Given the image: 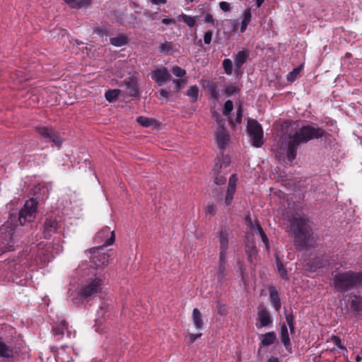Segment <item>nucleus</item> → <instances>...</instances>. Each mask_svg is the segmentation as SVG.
<instances>
[{
    "instance_id": "f257e3e1",
    "label": "nucleus",
    "mask_w": 362,
    "mask_h": 362,
    "mask_svg": "<svg viewBox=\"0 0 362 362\" xmlns=\"http://www.w3.org/2000/svg\"><path fill=\"white\" fill-rule=\"evenodd\" d=\"M325 135V131L320 127H314L309 124L303 126L289 138L285 149L288 160L291 163L295 160L297 155V149L300 144H306L313 139H321Z\"/></svg>"
},
{
    "instance_id": "f03ea898",
    "label": "nucleus",
    "mask_w": 362,
    "mask_h": 362,
    "mask_svg": "<svg viewBox=\"0 0 362 362\" xmlns=\"http://www.w3.org/2000/svg\"><path fill=\"white\" fill-rule=\"evenodd\" d=\"M290 235L293 238V245L298 251H302L311 246L313 230L308 219L293 216L290 221Z\"/></svg>"
},
{
    "instance_id": "7ed1b4c3",
    "label": "nucleus",
    "mask_w": 362,
    "mask_h": 362,
    "mask_svg": "<svg viewBox=\"0 0 362 362\" xmlns=\"http://www.w3.org/2000/svg\"><path fill=\"white\" fill-rule=\"evenodd\" d=\"M362 283V272L351 270L337 272L333 277L335 291L340 293L357 288Z\"/></svg>"
},
{
    "instance_id": "20e7f679",
    "label": "nucleus",
    "mask_w": 362,
    "mask_h": 362,
    "mask_svg": "<svg viewBox=\"0 0 362 362\" xmlns=\"http://www.w3.org/2000/svg\"><path fill=\"white\" fill-rule=\"evenodd\" d=\"M104 278L101 276H95L89 279L86 283L82 284L78 294L81 298L88 300L95 296L102 290Z\"/></svg>"
},
{
    "instance_id": "39448f33",
    "label": "nucleus",
    "mask_w": 362,
    "mask_h": 362,
    "mask_svg": "<svg viewBox=\"0 0 362 362\" xmlns=\"http://www.w3.org/2000/svg\"><path fill=\"white\" fill-rule=\"evenodd\" d=\"M90 262L95 269H104L109 263L110 254L103 247H93L90 250Z\"/></svg>"
},
{
    "instance_id": "423d86ee",
    "label": "nucleus",
    "mask_w": 362,
    "mask_h": 362,
    "mask_svg": "<svg viewBox=\"0 0 362 362\" xmlns=\"http://www.w3.org/2000/svg\"><path fill=\"white\" fill-rule=\"evenodd\" d=\"M247 131L252 146L256 148L261 147L263 144V129L261 124L255 119H249Z\"/></svg>"
},
{
    "instance_id": "0eeeda50",
    "label": "nucleus",
    "mask_w": 362,
    "mask_h": 362,
    "mask_svg": "<svg viewBox=\"0 0 362 362\" xmlns=\"http://www.w3.org/2000/svg\"><path fill=\"white\" fill-rule=\"evenodd\" d=\"M36 133L42 139L52 142L55 146L60 147L63 142V139L59 133L52 127L38 126L35 127Z\"/></svg>"
},
{
    "instance_id": "6e6552de",
    "label": "nucleus",
    "mask_w": 362,
    "mask_h": 362,
    "mask_svg": "<svg viewBox=\"0 0 362 362\" xmlns=\"http://www.w3.org/2000/svg\"><path fill=\"white\" fill-rule=\"evenodd\" d=\"M37 209V202L33 199L26 201L23 208L19 211L18 221L23 226L27 221H33Z\"/></svg>"
},
{
    "instance_id": "1a4fd4ad",
    "label": "nucleus",
    "mask_w": 362,
    "mask_h": 362,
    "mask_svg": "<svg viewBox=\"0 0 362 362\" xmlns=\"http://www.w3.org/2000/svg\"><path fill=\"white\" fill-rule=\"evenodd\" d=\"M115 240V235L113 230L107 226L103 228L95 235L94 242L100 245L98 247H106L112 245Z\"/></svg>"
},
{
    "instance_id": "9d476101",
    "label": "nucleus",
    "mask_w": 362,
    "mask_h": 362,
    "mask_svg": "<svg viewBox=\"0 0 362 362\" xmlns=\"http://www.w3.org/2000/svg\"><path fill=\"white\" fill-rule=\"evenodd\" d=\"M228 164L225 163H221L218 160V162L215 163L212 170L211 175L214 179V183L217 185H223L226 182L227 178L226 177L227 172L223 170V168H227Z\"/></svg>"
},
{
    "instance_id": "9b49d317",
    "label": "nucleus",
    "mask_w": 362,
    "mask_h": 362,
    "mask_svg": "<svg viewBox=\"0 0 362 362\" xmlns=\"http://www.w3.org/2000/svg\"><path fill=\"white\" fill-rule=\"evenodd\" d=\"M52 331L57 340H60L63 337L64 331L66 332V335L69 338L76 336V331L74 330L72 332L70 330L67 322L64 320L57 324H54L52 326Z\"/></svg>"
},
{
    "instance_id": "f8f14e48",
    "label": "nucleus",
    "mask_w": 362,
    "mask_h": 362,
    "mask_svg": "<svg viewBox=\"0 0 362 362\" xmlns=\"http://www.w3.org/2000/svg\"><path fill=\"white\" fill-rule=\"evenodd\" d=\"M215 139L218 148L223 151L230 139V135L226 128L220 125L216 132Z\"/></svg>"
},
{
    "instance_id": "ddd939ff",
    "label": "nucleus",
    "mask_w": 362,
    "mask_h": 362,
    "mask_svg": "<svg viewBox=\"0 0 362 362\" xmlns=\"http://www.w3.org/2000/svg\"><path fill=\"white\" fill-rule=\"evenodd\" d=\"M238 180V179L236 174H233L229 177L226 194L224 198V203L226 206L231 205L233 202L234 195L236 192V185Z\"/></svg>"
},
{
    "instance_id": "4468645a",
    "label": "nucleus",
    "mask_w": 362,
    "mask_h": 362,
    "mask_svg": "<svg viewBox=\"0 0 362 362\" xmlns=\"http://www.w3.org/2000/svg\"><path fill=\"white\" fill-rule=\"evenodd\" d=\"M257 318L259 322V327H265L272 324V318L269 311L264 306L258 307Z\"/></svg>"
},
{
    "instance_id": "2eb2a0df",
    "label": "nucleus",
    "mask_w": 362,
    "mask_h": 362,
    "mask_svg": "<svg viewBox=\"0 0 362 362\" xmlns=\"http://www.w3.org/2000/svg\"><path fill=\"white\" fill-rule=\"evenodd\" d=\"M250 57V51L247 49H244L239 51L235 56V73L238 75L241 74V68L243 65L247 62Z\"/></svg>"
},
{
    "instance_id": "dca6fc26",
    "label": "nucleus",
    "mask_w": 362,
    "mask_h": 362,
    "mask_svg": "<svg viewBox=\"0 0 362 362\" xmlns=\"http://www.w3.org/2000/svg\"><path fill=\"white\" fill-rule=\"evenodd\" d=\"M127 93L131 97H137L139 95L138 80L134 76H130L124 80Z\"/></svg>"
},
{
    "instance_id": "f3484780",
    "label": "nucleus",
    "mask_w": 362,
    "mask_h": 362,
    "mask_svg": "<svg viewBox=\"0 0 362 362\" xmlns=\"http://www.w3.org/2000/svg\"><path fill=\"white\" fill-rule=\"evenodd\" d=\"M58 222L53 218H47L43 226V234L46 239H49L58 230Z\"/></svg>"
},
{
    "instance_id": "a211bd4d",
    "label": "nucleus",
    "mask_w": 362,
    "mask_h": 362,
    "mask_svg": "<svg viewBox=\"0 0 362 362\" xmlns=\"http://www.w3.org/2000/svg\"><path fill=\"white\" fill-rule=\"evenodd\" d=\"M171 76L166 68L156 69L152 71L151 78L160 86L170 78Z\"/></svg>"
},
{
    "instance_id": "6ab92c4d",
    "label": "nucleus",
    "mask_w": 362,
    "mask_h": 362,
    "mask_svg": "<svg viewBox=\"0 0 362 362\" xmlns=\"http://www.w3.org/2000/svg\"><path fill=\"white\" fill-rule=\"evenodd\" d=\"M268 290L269 292V301L274 309L279 312L281 308V301L279 292L274 286H269Z\"/></svg>"
},
{
    "instance_id": "aec40b11",
    "label": "nucleus",
    "mask_w": 362,
    "mask_h": 362,
    "mask_svg": "<svg viewBox=\"0 0 362 362\" xmlns=\"http://www.w3.org/2000/svg\"><path fill=\"white\" fill-rule=\"evenodd\" d=\"M13 348L6 344L3 340V337H0V357L8 359L13 358Z\"/></svg>"
},
{
    "instance_id": "412c9836",
    "label": "nucleus",
    "mask_w": 362,
    "mask_h": 362,
    "mask_svg": "<svg viewBox=\"0 0 362 362\" xmlns=\"http://www.w3.org/2000/svg\"><path fill=\"white\" fill-rule=\"evenodd\" d=\"M13 230L10 229L5 234V237L3 238L4 241L2 242V252H5L7 251H11L14 250L13 242Z\"/></svg>"
},
{
    "instance_id": "4be33fe9",
    "label": "nucleus",
    "mask_w": 362,
    "mask_h": 362,
    "mask_svg": "<svg viewBox=\"0 0 362 362\" xmlns=\"http://www.w3.org/2000/svg\"><path fill=\"white\" fill-rule=\"evenodd\" d=\"M192 322L197 330L204 329V323L202 319V315L198 308H194L192 311Z\"/></svg>"
},
{
    "instance_id": "5701e85b",
    "label": "nucleus",
    "mask_w": 362,
    "mask_h": 362,
    "mask_svg": "<svg viewBox=\"0 0 362 362\" xmlns=\"http://www.w3.org/2000/svg\"><path fill=\"white\" fill-rule=\"evenodd\" d=\"M276 340V334L274 332H269L261 336L260 346H269Z\"/></svg>"
},
{
    "instance_id": "b1692460",
    "label": "nucleus",
    "mask_w": 362,
    "mask_h": 362,
    "mask_svg": "<svg viewBox=\"0 0 362 362\" xmlns=\"http://www.w3.org/2000/svg\"><path fill=\"white\" fill-rule=\"evenodd\" d=\"M229 236V232L226 228L221 229L219 233L220 250H228Z\"/></svg>"
},
{
    "instance_id": "393cba45",
    "label": "nucleus",
    "mask_w": 362,
    "mask_h": 362,
    "mask_svg": "<svg viewBox=\"0 0 362 362\" xmlns=\"http://www.w3.org/2000/svg\"><path fill=\"white\" fill-rule=\"evenodd\" d=\"M251 18H252L251 8H247L245 10V11L243 13V18L241 22V26H240V32L241 33H244L246 30L247 25H249V23L251 21Z\"/></svg>"
},
{
    "instance_id": "a878e982",
    "label": "nucleus",
    "mask_w": 362,
    "mask_h": 362,
    "mask_svg": "<svg viewBox=\"0 0 362 362\" xmlns=\"http://www.w3.org/2000/svg\"><path fill=\"white\" fill-rule=\"evenodd\" d=\"M110 43L115 47H122L128 43V38L124 34H119L117 37L110 39Z\"/></svg>"
},
{
    "instance_id": "bb28decb",
    "label": "nucleus",
    "mask_w": 362,
    "mask_h": 362,
    "mask_svg": "<svg viewBox=\"0 0 362 362\" xmlns=\"http://www.w3.org/2000/svg\"><path fill=\"white\" fill-rule=\"evenodd\" d=\"M351 309L358 313L362 310V297L359 296H354V298L350 302Z\"/></svg>"
},
{
    "instance_id": "cd10ccee",
    "label": "nucleus",
    "mask_w": 362,
    "mask_h": 362,
    "mask_svg": "<svg viewBox=\"0 0 362 362\" xmlns=\"http://www.w3.org/2000/svg\"><path fill=\"white\" fill-rule=\"evenodd\" d=\"M281 340L283 344L287 348L291 346V339L288 334L287 326L284 323L281 326Z\"/></svg>"
},
{
    "instance_id": "c85d7f7f",
    "label": "nucleus",
    "mask_w": 362,
    "mask_h": 362,
    "mask_svg": "<svg viewBox=\"0 0 362 362\" xmlns=\"http://www.w3.org/2000/svg\"><path fill=\"white\" fill-rule=\"evenodd\" d=\"M276 262L277 270H278V272H279L281 278L284 280H288L289 277L288 275V272H287L286 269L285 268V267L284 266L283 262H281V260L280 259V258L279 257H276Z\"/></svg>"
},
{
    "instance_id": "c756f323",
    "label": "nucleus",
    "mask_w": 362,
    "mask_h": 362,
    "mask_svg": "<svg viewBox=\"0 0 362 362\" xmlns=\"http://www.w3.org/2000/svg\"><path fill=\"white\" fill-rule=\"evenodd\" d=\"M120 93L121 90L119 89L108 90L105 93V99L110 103L115 102L119 98Z\"/></svg>"
},
{
    "instance_id": "7c9ffc66",
    "label": "nucleus",
    "mask_w": 362,
    "mask_h": 362,
    "mask_svg": "<svg viewBox=\"0 0 362 362\" xmlns=\"http://www.w3.org/2000/svg\"><path fill=\"white\" fill-rule=\"evenodd\" d=\"M187 95L190 98L192 103H195L198 100L199 98V88L197 85L189 87L187 90Z\"/></svg>"
},
{
    "instance_id": "2f4dec72",
    "label": "nucleus",
    "mask_w": 362,
    "mask_h": 362,
    "mask_svg": "<svg viewBox=\"0 0 362 362\" xmlns=\"http://www.w3.org/2000/svg\"><path fill=\"white\" fill-rule=\"evenodd\" d=\"M136 122L144 127H148L153 125L156 120L144 116H139L136 118Z\"/></svg>"
},
{
    "instance_id": "473e14b6",
    "label": "nucleus",
    "mask_w": 362,
    "mask_h": 362,
    "mask_svg": "<svg viewBox=\"0 0 362 362\" xmlns=\"http://www.w3.org/2000/svg\"><path fill=\"white\" fill-rule=\"evenodd\" d=\"M246 224L248 227L253 229L257 234L260 231L259 228H262L260 223L257 219H256L255 221H252L250 216L246 218Z\"/></svg>"
},
{
    "instance_id": "72a5a7b5",
    "label": "nucleus",
    "mask_w": 362,
    "mask_h": 362,
    "mask_svg": "<svg viewBox=\"0 0 362 362\" xmlns=\"http://www.w3.org/2000/svg\"><path fill=\"white\" fill-rule=\"evenodd\" d=\"M236 114H237V116H236V118L235 119V122H233V120L230 117H229V123H230V124L231 125L232 127H234L235 126V124H240L241 122H242L243 107H242L241 105L238 106V107L237 109Z\"/></svg>"
},
{
    "instance_id": "f704fd0d",
    "label": "nucleus",
    "mask_w": 362,
    "mask_h": 362,
    "mask_svg": "<svg viewBox=\"0 0 362 362\" xmlns=\"http://www.w3.org/2000/svg\"><path fill=\"white\" fill-rule=\"evenodd\" d=\"M217 207L214 203L209 204L204 209L205 214L210 218L214 216L216 214Z\"/></svg>"
},
{
    "instance_id": "c9c22d12",
    "label": "nucleus",
    "mask_w": 362,
    "mask_h": 362,
    "mask_svg": "<svg viewBox=\"0 0 362 362\" xmlns=\"http://www.w3.org/2000/svg\"><path fill=\"white\" fill-rule=\"evenodd\" d=\"M222 66L225 73L227 75H231L233 73V63L230 59H225L222 62Z\"/></svg>"
},
{
    "instance_id": "e433bc0d",
    "label": "nucleus",
    "mask_w": 362,
    "mask_h": 362,
    "mask_svg": "<svg viewBox=\"0 0 362 362\" xmlns=\"http://www.w3.org/2000/svg\"><path fill=\"white\" fill-rule=\"evenodd\" d=\"M181 18H182V21L190 28L194 27L196 24V21H195L194 18L191 16L182 14L181 16Z\"/></svg>"
},
{
    "instance_id": "4c0bfd02",
    "label": "nucleus",
    "mask_w": 362,
    "mask_h": 362,
    "mask_svg": "<svg viewBox=\"0 0 362 362\" xmlns=\"http://www.w3.org/2000/svg\"><path fill=\"white\" fill-rule=\"evenodd\" d=\"M227 275L226 265H219L218 272V281L223 282Z\"/></svg>"
},
{
    "instance_id": "58836bf2",
    "label": "nucleus",
    "mask_w": 362,
    "mask_h": 362,
    "mask_svg": "<svg viewBox=\"0 0 362 362\" xmlns=\"http://www.w3.org/2000/svg\"><path fill=\"white\" fill-rule=\"evenodd\" d=\"M233 103L231 100H228L224 104L223 114L225 116H229L231 111L233 110Z\"/></svg>"
},
{
    "instance_id": "ea45409f",
    "label": "nucleus",
    "mask_w": 362,
    "mask_h": 362,
    "mask_svg": "<svg viewBox=\"0 0 362 362\" xmlns=\"http://www.w3.org/2000/svg\"><path fill=\"white\" fill-rule=\"evenodd\" d=\"M286 320L289 327L291 332L293 333L295 329L294 316L293 315V314H286Z\"/></svg>"
},
{
    "instance_id": "a19ab883",
    "label": "nucleus",
    "mask_w": 362,
    "mask_h": 362,
    "mask_svg": "<svg viewBox=\"0 0 362 362\" xmlns=\"http://www.w3.org/2000/svg\"><path fill=\"white\" fill-rule=\"evenodd\" d=\"M246 252L248 254V259L250 262H252V257L256 256L257 254V247L255 245L251 247L247 246Z\"/></svg>"
},
{
    "instance_id": "79ce46f5",
    "label": "nucleus",
    "mask_w": 362,
    "mask_h": 362,
    "mask_svg": "<svg viewBox=\"0 0 362 362\" xmlns=\"http://www.w3.org/2000/svg\"><path fill=\"white\" fill-rule=\"evenodd\" d=\"M329 341H332L334 343V344L339 349H345V346L342 344L341 340L339 338V337L336 336V335H332L330 337ZM327 341H329V340Z\"/></svg>"
},
{
    "instance_id": "37998d69",
    "label": "nucleus",
    "mask_w": 362,
    "mask_h": 362,
    "mask_svg": "<svg viewBox=\"0 0 362 362\" xmlns=\"http://www.w3.org/2000/svg\"><path fill=\"white\" fill-rule=\"evenodd\" d=\"M259 229L260 230V231L259 233H257V234L260 236L262 242L265 245L266 248L269 250V240L266 233L263 230V228H259Z\"/></svg>"
},
{
    "instance_id": "c03bdc74",
    "label": "nucleus",
    "mask_w": 362,
    "mask_h": 362,
    "mask_svg": "<svg viewBox=\"0 0 362 362\" xmlns=\"http://www.w3.org/2000/svg\"><path fill=\"white\" fill-rule=\"evenodd\" d=\"M172 71L175 76L180 78L185 76L186 74L185 70L180 68L178 66H173L172 69Z\"/></svg>"
},
{
    "instance_id": "a18cd8bd",
    "label": "nucleus",
    "mask_w": 362,
    "mask_h": 362,
    "mask_svg": "<svg viewBox=\"0 0 362 362\" xmlns=\"http://www.w3.org/2000/svg\"><path fill=\"white\" fill-rule=\"evenodd\" d=\"M94 33L100 37H107L109 35L108 30L105 27H98L94 29Z\"/></svg>"
},
{
    "instance_id": "49530a36",
    "label": "nucleus",
    "mask_w": 362,
    "mask_h": 362,
    "mask_svg": "<svg viewBox=\"0 0 362 362\" xmlns=\"http://www.w3.org/2000/svg\"><path fill=\"white\" fill-rule=\"evenodd\" d=\"M217 312L222 316L226 315L228 313L226 305L218 301L217 303Z\"/></svg>"
},
{
    "instance_id": "de8ad7c7",
    "label": "nucleus",
    "mask_w": 362,
    "mask_h": 362,
    "mask_svg": "<svg viewBox=\"0 0 362 362\" xmlns=\"http://www.w3.org/2000/svg\"><path fill=\"white\" fill-rule=\"evenodd\" d=\"M299 74V68L294 69L291 72L287 75V80L288 81H294Z\"/></svg>"
},
{
    "instance_id": "09e8293b",
    "label": "nucleus",
    "mask_w": 362,
    "mask_h": 362,
    "mask_svg": "<svg viewBox=\"0 0 362 362\" xmlns=\"http://www.w3.org/2000/svg\"><path fill=\"white\" fill-rule=\"evenodd\" d=\"M226 253L227 250H220L219 265H226Z\"/></svg>"
},
{
    "instance_id": "8fccbe9b",
    "label": "nucleus",
    "mask_w": 362,
    "mask_h": 362,
    "mask_svg": "<svg viewBox=\"0 0 362 362\" xmlns=\"http://www.w3.org/2000/svg\"><path fill=\"white\" fill-rule=\"evenodd\" d=\"M213 32L211 30L206 31L204 35V41L206 45H209L211 42Z\"/></svg>"
},
{
    "instance_id": "3c124183",
    "label": "nucleus",
    "mask_w": 362,
    "mask_h": 362,
    "mask_svg": "<svg viewBox=\"0 0 362 362\" xmlns=\"http://www.w3.org/2000/svg\"><path fill=\"white\" fill-rule=\"evenodd\" d=\"M237 92V88L234 86H228L225 89V93L227 96H231Z\"/></svg>"
},
{
    "instance_id": "603ef678",
    "label": "nucleus",
    "mask_w": 362,
    "mask_h": 362,
    "mask_svg": "<svg viewBox=\"0 0 362 362\" xmlns=\"http://www.w3.org/2000/svg\"><path fill=\"white\" fill-rule=\"evenodd\" d=\"M170 96V92L165 90V89H160L159 91H158V95H157V97L160 99V100H162L163 98H168Z\"/></svg>"
},
{
    "instance_id": "864d4df0",
    "label": "nucleus",
    "mask_w": 362,
    "mask_h": 362,
    "mask_svg": "<svg viewBox=\"0 0 362 362\" xmlns=\"http://www.w3.org/2000/svg\"><path fill=\"white\" fill-rule=\"evenodd\" d=\"M219 6L220 8L225 12L229 11L230 10V4L226 1H221L219 3Z\"/></svg>"
},
{
    "instance_id": "5fc2aeb1",
    "label": "nucleus",
    "mask_w": 362,
    "mask_h": 362,
    "mask_svg": "<svg viewBox=\"0 0 362 362\" xmlns=\"http://www.w3.org/2000/svg\"><path fill=\"white\" fill-rule=\"evenodd\" d=\"M204 22L207 23H211V25H213L214 26L216 25L215 21L213 18V16L209 13H206V16H204Z\"/></svg>"
},
{
    "instance_id": "6e6d98bb",
    "label": "nucleus",
    "mask_w": 362,
    "mask_h": 362,
    "mask_svg": "<svg viewBox=\"0 0 362 362\" xmlns=\"http://www.w3.org/2000/svg\"><path fill=\"white\" fill-rule=\"evenodd\" d=\"M173 82L176 84L177 90H180L182 88L185 81L183 79H173Z\"/></svg>"
},
{
    "instance_id": "4d7b16f0",
    "label": "nucleus",
    "mask_w": 362,
    "mask_h": 362,
    "mask_svg": "<svg viewBox=\"0 0 362 362\" xmlns=\"http://www.w3.org/2000/svg\"><path fill=\"white\" fill-rule=\"evenodd\" d=\"M171 49V46L168 43H163L160 46V52H168Z\"/></svg>"
},
{
    "instance_id": "13d9d810",
    "label": "nucleus",
    "mask_w": 362,
    "mask_h": 362,
    "mask_svg": "<svg viewBox=\"0 0 362 362\" xmlns=\"http://www.w3.org/2000/svg\"><path fill=\"white\" fill-rule=\"evenodd\" d=\"M202 336V334H190L189 336V340L190 343H193L198 338H199Z\"/></svg>"
},
{
    "instance_id": "bf43d9fd",
    "label": "nucleus",
    "mask_w": 362,
    "mask_h": 362,
    "mask_svg": "<svg viewBox=\"0 0 362 362\" xmlns=\"http://www.w3.org/2000/svg\"><path fill=\"white\" fill-rule=\"evenodd\" d=\"M148 1L158 6L163 5L167 3V0H148Z\"/></svg>"
},
{
    "instance_id": "052dcab7",
    "label": "nucleus",
    "mask_w": 362,
    "mask_h": 362,
    "mask_svg": "<svg viewBox=\"0 0 362 362\" xmlns=\"http://www.w3.org/2000/svg\"><path fill=\"white\" fill-rule=\"evenodd\" d=\"M312 264H315V269H320L323 267L324 264L322 261L318 260L317 259H313Z\"/></svg>"
},
{
    "instance_id": "680f3d73",
    "label": "nucleus",
    "mask_w": 362,
    "mask_h": 362,
    "mask_svg": "<svg viewBox=\"0 0 362 362\" xmlns=\"http://www.w3.org/2000/svg\"><path fill=\"white\" fill-rule=\"evenodd\" d=\"M161 22L164 25H169L173 23V21L170 18H163Z\"/></svg>"
},
{
    "instance_id": "e2e57ef3",
    "label": "nucleus",
    "mask_w": 362,
    "mask_h": 362,
    "mask_svg": "<svg viewBox=\"0 0 362 362\" xmlns=\"http://www.w3.org/2000/svg\"><path fill=\"white\" fill-rule=\"evenodd\" d=\"M267 362H279V358L276 357H270Z\"/></svg>"
},
{
    "instance_id": "0e129e2a",
    "label": "nucleus",
    "mask_w": 362,
    "mask_h": 362,
    "mask_svg": "<svg viewBox=\"0 0 362 362\" xmlns=\"http://www.w3.org/2000/svg\"><path fill=\"white\" fill-rule=\"evenodd\" d=\"M264 2V0H256L257 7L259 8Z\"/></svg>"
},
{
    "instance_id": "69168bd1",
    "label": "nucleus",
    "mask_w": 362,
    "mask_h": 362,
    "mask_svg": "<svg viewBox=\"0 0 362 362\" xmlns=\"http://www.w3.org/2000/svg\"><path fill=\"white\" fill-rule=\"evenodd\" d=\"M211 95H212V97L215 99H217L218 98V94L216 92V90H214L212 93H211Z\"/></svg>"
},
{
    "instance_id": "338daca9",
    "label": "nucleus",
    "mask_w": 362,
    "mask_h": 362,
    "mask_svg": "<svg viewBox=\"0 0 362 362\" xmlns=\"http://www.w3.org/2000/svg\"><path fill=\"white\" fill-rule=\"evenodd\" d=\"M351 56V53H349V52H346V53L345 54V57H346V58H349Z\"/></svg>"
},
{
    "instance_id": "774afa93",
    "label": "nucleus",
    "mask_w": 362,
    "mask_h": 362,
    "mask_svg": "<svg viewBox=\"0 0 362 362\" xmlns=\"http://www.w3.org/2000/svg\"><path fill=\"white\" fill-rule=\"evenodd\" d=\"M356 361L357 362H359L361 361V357L359 356H357L356 358Z\"/></svg>"
}]
</instances>
